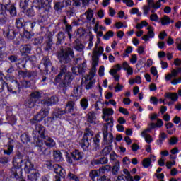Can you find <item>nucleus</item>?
Masks as SVG:
<instances>
[{
    "label": "nucleus",
    "mask_w": 181,
    "mask_h": 181,
    "mask_svg": "<svg viewBox=\"0 0 181 181\" xmlns=\"http://www.w3.org/2000/svg\"><path fill=\"white\" fill-rule=\"evenodd\" d=\"M25 153L19 151H16V156L13 160V167L10 170V173L12 177L19 179L22 175V163H23Z\"/></svg>",
    "instance_id": "1"
},
{
    "label": "nucleus",
    "mask_w": 181,
    "mask_h": 181,
    "mask_svg": "<svg viewBox=\"0 0 181 181\" xmlns=\"http://www.w3.org/2000/svg\"><path fill=\"white\" fill-rule=\"evenodd\" d=\"M57 57L62 64H67L74 59V51L71 47H66L63 49V47H61L57 52Z\"/></svg>",
    "instance_id": "2"
},
{
    "label": "nucleus",
    "mask_w": 181,
    "mask_h": 181,
    "mask_svg": "<svg viewBox=\"0 0 181 181\" xmlns=\"http://www.w3.org/2000/svg\"><path fill=\"white\" fill-rule=\"evenodd\" d=\"M6 11L11 16H16V7L13 4H0V25H5L8 22V18L5 16Z\"/></svg>",
    "instance_id": "3"
},
{
    "label": "nucleus",
    "mask_w": 181,
    "mask_h": 181,
    "mask_svg": "<svg viewBox=\"0 0 181 181\" xmlns=\"http://www.w3.org/2000/svg\"><path fill=\"white\" fill-rule=\"evenodd\" d=\"M93 139V132L87 128L85 130L84 135L82 139L79 141V144L83 151H87L88 149V146H90V141Z\"/></svg>",
    "instance_id": "4"
},
{
    "label": "nucleus",
    "mask_w": 181,
    "mask_h": 181,
    "mask_svg": "<svg viewBox=\"0 0 181 181\" xmlns=\"http://www.w3.org/2000/svg\"><path fill=\"white\" fill-rule=\"evenodd\" d=\"M49 111H50V107H42V109L37 113V115L30 120V124H37L40 122L43 118H46L49 115Z\"/></svg>",
    "instance_id": "5"
},
{
    "label": "nucleus",
    "mask_w": 181,
    "mask_h": 181,
    "mask_svg": "<svg viewBox=\"0 0 181 181\" xmlns=\"http://www.w3.org/2000/svg\"><path fill=\"white\" fill-rule=\"evenodd\" d=\"M47 134L46 133V129L44 127L43 125L40 124H36L35 126V129L33 132V138L34 139H37V141H39V138H44L46 136Z\"/></svg>",
    "instance_id": "6"
},
{
    "label": "nucleus",
    "mask_w": 181,
    "mask_h": 181,
    "mask_svg": "<svg viewBox=\"0 0 181 181\" xmlns=\"http://www.w3.org/2000/svg\"><path fill=\"white\" fill-rule=\"evenodd\" d=\"M84 158V153L80 152L78 150L70 153L69 156H66V161L71 165L73 164L74 161L82 160Z\"/></svg>",
    "instance_id": "7"
},
{
    "label": "nucleus",
    "mask_w": 181,
    "mask_h": 181,
    "mask_svg": "<svg viewBox=\"0 0 181 181\" xmlns=\"http://www.w3.org/2000/svg\"><path fill=\"white\" fill-rule=\"evenodd\" d=\"M39 69L45 73H49V71H53V66L50 62L49 57H44L41 63L40 64Z\"/></svg>",
    "instance_id": "8"
},
{
    "label": "nucleus",
    "mask_w": 181,
    "mask_h": 181,
    "mask_svg": "<svg viewBox=\"0 0 181 181\" xmlns=\"http://www.w3.org/2000/svg\"><path fill=\"white\" fill-rule=\"evenodd\" d=\"M35 146L38 148L37 151L41 155L44 156H50V155H52V150L49 147L46 148L43 146V141L40 140L36 141Z\"/></svg>",
    "instance_id": "9"
},
{
    "label": "nucleus",
    "mask_w": 181,
    "mask_h": 181,
    "mask_svg": "<svg viewBox=\"0 0 181 181\" xmlns=\"http://www.w3.org/2000/svg\"><path fill=\"white\" fill-rule=\"evenodd\" d=\"M72 81L73 74H71V72H68L64 76L63 78H61V81L59 82V87L62 88H67V87H69L70 84H71Z\"/></svg>",
    "instance_id": "10"
},
{
    "label": "nucleus",
    "mask_w": 181,
    "mask_h": 181,
    "mask_svg": "<svg viewBox=\"0 0 181 181\" xmlns=\"http://www.w3.org/2000/svg\"><path fill=\"white\" fill-rule=\"evenodd\" d=\"M67 73H71L70 71H69V68L65 64H62L59 67V74L55 76V83H60L63 77V74L66 75Z\"/></svg>",
    "instance_id": "11"
},
{
    "label": "nucleus",
    "mask_w": 181,
    "mask_h": 181,
    "mask_svg": "<svg viewBox=\"0 0 181 181\" xmlns=\"http://www.w3.org/2000/svg\"><path fill=\"white\" fill-rule=\"evenodd\" d=\"M7 90L11 94H19L21 93V84L18 81H13L11 88L8 86Z\"/></svg>",
    "instance_id": "12"
},
{
    "label": "nucleus",
    "mask_w": 181,
    "mask_h": 181,
    "mask_svg": "<svg viewBox=\"0 0 181 181\" xmlns=\"http://www.w3.org/2000/svg\"><path fill=\"white\" fill-rule=\"evenodd\" d=\"M59 103V98L57 97L52 96L41 100V104L42 105H47V107H50L53 104H57Z\"/></svg>",
    "instance_id": "13"
},
{
    "label": "nucleus",
    "mask_w": 181,
    "mask_h": 181,
    "mask_svg": "<svg viewBox=\"0 0 181 181\" xmlns=\"http://www.w3.org/2000/svg\"><path fill=\"white\" fill-rule=\"evenodd\" d=\"M103 141L105 144H106L107 145H110V144H112L114 136H112V134L111 133H110L108 135V128L106 127L103 129ZM108 136L110 139H108Z\"/></svg>",
    "instance_id": "14"
},
{
    "label": "nucleus",
    "mask_w": 181,
    "mask_h": 181,
    "mask_svg": "<svg viewBox=\"0 0 181 181\" xmlns=\"http://www.w3.org/2000/svg\"><path fill=\"white\" fill-rule=\"evenodd\" d=\"M53 0H41V8L44 12L49 13L52 9V2Z\"/></svg>",
    "instance_id": "15"
},
{
    "label": "nucleus",
    "mask_w": 181,
    "mask_h": 181,
    "mask_svg": "<svg viewBox=\"0 0 181 181\" xmlns=\"http://www.w3.org/2000/svg\"><path fill=\"white\" fill-rule=\"evenodd\" d=\"M52 170H54V172H55L57 175H59V176L62 177V179H64V177H66V170H64L63 167H62L60 165H54V168Z\"/></svg>",
    "instance_id": "16"
},
{
    "label": "nucleus",
    "mask_w": 181,
    "mask_h": 181,
    "mask_svg": "<svg viewBox=\"0 0 181 181\" xmlns=\"http://www.w3.org/2000/svg\"><path fill=\"white\" fill-rule=\"evenodd\" d=\"M14 142L13 139L8 138V141L6 146H7V149L4 150L5 155H12L13 153Z\"/></svg>",
    "instance_id": "17"
},
{
    "label": "nucleus",
    "mask_w": 181,
    "mask_h": 181,
    "mask_svg": "<svg viewBox=\"0 0 181 181\" xmlns=\"http://www.w3.org/2000/svg\"><path fill=\"white\" fill-rule=\"evenodd\" d=\"M4 35L8 40H13V39L16 37V32L10 28H8L7 30L4 31Z\"/></svg>",
    "instance_id": "18"
},
{
    "label": "nucleus",
    "mask_w": 181,
    "mask_h": 181,
    "mask_svg": "<svg viewBox=\"0 0 181 181\" xmlns=\"http://www.w3.org/2000/svg\"><path fill=\"white\" fill-rule=\"evenodd\" d=\"M42 139H43L44 144L47 148H54V146H56V142H54V140L47 136V134L42 137Z\"/></svg>",
    "instance_id": "19"
},
{
    "label": "nucleus",
    "mask_w": 181,
    "mask_h": 181,
    "mask_svg": "<svg viewBox=\"0 0 181 181\" xmlns=\"http://www.w3.org/2000/svg\"><path fill=\"white\" fill-rule=\"evenodd\" d=\"M52 46H53V37L48 36L46 40V45L44 48V50L48 53H52L53 49L52 48Z\"/></svg>",
    "instance_id": "20"
},
{
    "label": "nucleus",
    "mask_w": 181,
    "mask_h": 181,
    "mask_svg": "<svg viewBox=\"0 0 181 181\" xmlns=\"http://www.w3.org/2000/svg\"><path fill=\"white\" fill-rule=\"evenodd\" d=\"M107 163H108V158L106 157H102L99 159H94L90 162V165L92 166H95V165H107Z\"/></svg>",
    "instance_id": "21"
},
{
    "label": "nucleus",
    "mask_w": 181,
    "mask_h": 181,
    "mask_svg": "<svg viewBox=\"0 0 181 181\" xmlns=\"http://www.w3.org/2000/svg\"><path fill=\"white\" fill-rule=\"evenodd\" d=\"M66 40V34L60 31L57 35V42H56V46H60V45H63V43Z\"/></svg>",
    "instance_id": "22"
},
{
    "label": "nucleus",
    "mask_w": 181,
    "mask_h": 181,
    "mask_svg": "<svg viewBox=\"0 0 181 181\" xmlns=\"http://www.w3.org/2000/svg\"><path fill=\"white\" fill-rule=\"evenodd\" d=\"M20 52L21 54H29L32 52V45L30 44L21 45Z\"/></svg>",
    "instance_id": "23"
},
{
    "label": "nucleus",
    "mask_w": 181,
    "mask_h": 181,
    "mask_svg": "<svg viewBox=\"0 0 181 181\" xmlns=\"http://www.w3.org/2000/svg\"><path fill=\"white\" fill-rule=\"evenodd\" d=\"M24 170L26 173H30V172H33V170H36V169H35L33 163H32L30 160H27L25 162Z\"/></svg>",
    "instance_id": "24"
},
{
    "label": "nucleus",
    "mask_w": 181,
    "mask_h": 181,
    "mask_svg": "<svg viewBox=\"0 0 181 181\" xmlns=\"http://www.w3.org/2000/svg\"><path fill=\"white\" fill-rule=\"evenodd\" d=\"M28 174L29 175H28V179L30 181H37L40 176V174L36 170H33V171L29 173Z\"/></svg>",
    "instance_id": "25"
},
{
    "label": "nucleus",
    "mask_w": 181,
    "mask_h": 181,
    "mask_svg": "<svg viewBox=\"0 0 181 181\" xmlns=\"http://www.w3.org/2000/svg\"><path fill=\"white\" fill-rule=\"evenodd\" d=\"M76 105V101L69 100L66 103V105L65 107L66 112L71 113L74 111V106Z\"/></svg>",
    "instance_id": "26"
},
{
    "label": "nucleus",
    "mask_w": 181,
    "mask_h": 181,
    "mask_svg": "<svg viewBox=\"0 0 181 181\" xmlns=\"http://www.w3.org/2000/svg\"><path fill=\"white\" fill-rule=\"evenodd\" d=\"M74 47L77 52H83L84 50V45L80 42V40L76 39L74 42Z\"/></svg>",
    "instance_id": "27"
},
{
    "label": "nucleus",
    "mask_w": 181,
    "mask_h": 181,
    "mask_svg": "<svg viewBox=\"0 0 181 181\" xmlns=\"http://www.w3.org/2000/svg\"><path fill=\"white\" fill-rule=\"evenodd\" d=\"M53 159L55 162H62L63 160V155L60 151H53Z\"/></svg>",
    "instance_id": "28"
},
{
    "label": "nucleus",
    "mask_w": 181,
    "mask_h": 181,
    "mask_svg": "<svg viewBox=\"0 0 181 181\" xmlns=\"http://www.w3.org/2000/svg\"><path fill=\"white\" fill-rule=\"evenodd\" d=\"M165 97L169 100H171V101L173 103L176 102L179 99V95H177V93H176L168 92L165 93Z\"/></svg>",
    "instance_id": "29"
},
{
    "label": "nucleus",
    "mask_w": 181,
    "mask_h": 181,
    "mask_svg": "<svg viewBox=\"0 0 181 181\" xmlns=\"http://www.w3.org/2000/svg\"><path fill=\"white\" fill-rule=\"evenodd\" d=\"M35 26H36L35 21H27L24 25V29L25 30H29L31 32V30H33L35 28Z\"/></svg>",
    "instance_id": "30"
},
{
    "label": "nucleus",
    "mask_w": 181,
    "mask_h": 181,
    "mask_svg": "<svg viewBox=\"0 0 181 181\" xmlns=\"http://www.w3.org/2000/svg\"><path fill=\"white\" fill-rule=\"evenodd\" d=\"M30 97L35 103H37V101L42 98V93H40L39 91H34L30 93Z\"/></svg>",
    "instance_id": "31"
},
{
    "label": "nucleus",
    "mask_w": 181,
    "mask_h": 181,
    "mask_svg": "<svg viewBox=\"0 0 181 181\" xmlns=\"http://www.w3.org/2000/svg\"><path fill=\"white\" fill-rule=\"evenodd\" d=\"M84 15L86 16L87 22H91V19L94 18V11L91 8H88L85 13Z\"/></svg>",
    "instance_id": "32"
},
{
    "label": "nucleus",
    "mask_w": 181,
    "mask_h": 181,
    "mask_svg": "<svg viewBox=\"0 0 181 181\" xmlns=\"http://www.w3.org/2000/svg\"><path fill=\"white\" fill-rule=\"evenodd\" d=\"M149 129H146L141 132V136H143L145 139L146 142L147 144H151L152 142V136L146 134Z\"/></svg>",
    "instance_id": "33"
},
{
    "label": "nucleus",
    "mask_w": 181,
    "mask_h": 181,
    "mask_svg": "<svg viewBox=\"0 0 181 181\" xmlns=\"http://www.w3.org/2000/svg\"><path fill=\"white\" fill-rule=\"evenodd\" d=\"M88 122H90V124H95V119H97V117H95V113L94 112H90L88 114Z\"/></svg>",
    "instance_id": "34"
},
{
    "label": "nucleus",
    "mask_w": 181,
    "mask_h": 181,
    "mask_svg": "<svg viewBox=\"0 0 181 181\" xmlns=\"http://www.w3.org/2000/svg\"><path fill=\"white\" fill-rule=\"evenodd\" d=\"M25 20L23 18H18L16 19V26L18 29H21V28H25Z\"/></svg>",
    "instance_id": "35"
},
{
    "label": "nucleus",
    "mask_w": 181,
    "mask_h": 181,
    "mask_svg": "<svg viewBox=\"0 0 181 181\" xmlns=\"http://www.w3.org/2000/svg\"><path fill=\"white\" fill-rule=\"evenodd\" d=\"M178 74H179L176 69H173L171 71V74H168L165 76V80H167V81H169V80H172V77H174V78H176Z\"/></svg>",
    "instance_id": "36"
},
{
    "label": "nucleus",
    "mask_w": 181,
    "mask_h": 181,
    "mask_svg": "<svg viewBox=\"0 0 181 181\" xmlns=\"http://www.w3.org/2000/svg\"><path fill=\"white\" fill-rule=\"evenodd\" d=\"M98 177V170H92L89 172V181H95V177Z\"/></svg>",
    "instance_id": "37"
},
{
    "label": "nucleus",
    "mask_w": 181,
    "mask_h": 181,
    "mask_svg": "<svg viewBox=\"0 0 181 181\" xmlns=\"http://www.w3.org/2000/svg\"><path fill=\"white\" fill-rule=\"evenodd\" d=\"M80 105L82 110H87L88 108V99L83 98L80 100Z\"/></svg>",
    "instance_id": "38"
},
{
    "label": "nucleus",
    "mask_w": 181,
    "mask_h": 181,
    "mask_svg": "<svg viewBox=\"0 0 181 181\" xmlns=\"http://www.w3.org/2000/svg\"><path fill=\"white\" fill-rule=\"evenodd\" d=\"M87 69V64L86 62H83L82 64L78 65V71L79 74H83L86 73V69Z\"/></svg>",
    "instance_id": "39"
},
{
    "label": "nucleus",
    "mask_w": 181,
    "mask_h": 181,
    "mask_svg": "<svg viewBox=\"0 0 181 181\" xmlns=\"http://www.w3.org/2000/svg\"><path fill=\"white\" fill-rule=\"evenodd\" d=\"M120 70H121V65L118 64L116 66H115V69H110L109 73L111 76H115V74H117V73H118V71H119Z\"/></svg>",
    "instance_id": "40"
},
{
    "label": "nucleus",
    "mask_w": 181,
    "mask_h": 181,
    "mask_svg": "<svg viewBox=\"0 0 181 181\" xmlns=\"http://www.w3.org/2000/svg\"><path fill=\"white\" fill-rule=\"evenodd\" d=\"M64 8V4L62 2H56L54 6V9L57 11V12H62V10Z\"/></svg>",
    "instance_id": "41"
},
{
    "label": "nucleus",
    "mask_w": 181,
    "mask_h": 181,
    "mask_svg": "<svg viewBox=\"0 0 181 181\" xmlns=\"http://www.w3.org/2000/svg\"><path fill=\"white\" fill-rule=\"evenodd\" d=\"M103 115H106L107 117H111L114 114V110L111 108H103Z\"/></svg>",
    "instance_id": "42"
},
{
    "label": "nucleus",
    "mask_w": 181,
    "mask_h": 181,
    "mask_svg": "<svg viewBox=\"0 0 181 181\" xmlns=\"http://www.w3.org/2000/svg\"><path fill=\"white\" fill-rule=\"evenodd\" d=\"M110 170H111V166L110 165L102 166L98 169L99 173H105V172H110Z\"/></svg>",
    "instance_id": "43"
},
{
    "label": "nucleus",
    "mask_w": 181,
    "mask_h": 181,
    "mask_svg": "<svg viewBox=\"0 0 181 181\" xmlns=\"http://www.w3.org/2000/svg\"><path fill=\"white\" fill-rule=\"evenodd\" d=\"M54 114L57 118H60L62 115H64V114H67V112L65 110L58 109L54 111Z\"/></svg>",
    "instance_id": "44"
},
{
    "label": "nucleus",
    "mask_w": 181,
    "mask_h": 181,
    "mask_svg": "<svg viewBox=\"0 0 181 181\" xmlns=\"http://www.w3.org/2000/svg\"><path fill=\"white\" fill-rule=\"evenodd\" d=\"M169 23H170V18L167 16H164L161 18V24L163 26H166L167 25H169Z\"/></svg>",
    "instance_id": "45"
},
{
    "label": "nucleus",
    "mask_w": 181,
    "mask_h": 181,
    "mask_svg": "<svg viewBox=\"0 0 181 181\" xmlns=\"http://www.w3.org/2000/svg\"><path fill=\"white\" fill-rule=\"evenodd\" d=\"M25 106H27L28 108H33L35 107V105L36 104V102L31 99L30 98L25 102Z\"/></svg>",
    "instance_id": "46"
},
{
    "label": "nucleus",
    "mask_w": 181,
    "mask_h": 181,
    "mask_svg": "<svg viewBox=\"0 0 181 181\" xmlns=\"http://www.w3.org/2000/svg\"><path fill=\"white\" fill-rule=\"evenodd\" d=\"M119 171V162H115L112 169V175H117V173H118Z\"/></svg>",
    "instance_id": "47"
},
{
    "label": "nucleus",
    "mask_w": 181,
    "mask_h": 181,
    "mask_svg": "<svg viewBox=\"0 0 181 181\" xmlns=\"http://www.w3.org/2000/svg\"><path fill=\"white\" fill-rule=\"evenodd\" d=\"M152 165V159L150 158H144L143 160V166L144 168H149Z\"/></svg>",
    "instance_id": "48"
},
{
    "label": "nucleus",
    "mask_w": 181,
    "mask_h": 181,
    "mask_svg": "<svg viewBox=\"0 0 181 181\" xmlns=\"http://www.w3.org/2000/svg\"><path fill=\"white\" fill-rule=\"evenodd\" d=\"M21 139L23 144H28V142H30V139L29 138V135L27 134H23L21 136Z\"/></svg>",
    "instance_id": "49"
},
{
    "label": "nucleus",
    "mask_w": 181,
    "mask_h": 181,
    "mask_svg": "<svg viewBox=\"0 0 181 181\" xmlns=\"http://www.w3.org/2000/svg\"><path fill=\"white\" fill-rule=\"evenodd\" d=\"M29 1H30V0H21L20 1V7L22 9H26V8H28V5H29Z\"/></svg>",
    "instance_id": "50"
},
{
    "label": "nucleus",
    "mask_w": 181,
    "mask_h": 181,
    "mask_svg": "<svg viewBox=\"0 0 181 181\" xmlns=\"http://www.w3.org/2000/svg\"><path fill=\"white\" fill-rule=\"evenodd\" d=\"M4 88H8V83L4 79H0V93H2Z\"/></svg>",
    "instance_id": "51"
},
{
    "label": "nucleus",
    "mask_w": 181,
    "mask_h": 181,
    "mask_svg": "<svg viewBox=\"0 0 181 181\" xmlns=\"http://www.w3.org/2000/svg\"><path fill=\"white\" fill-rule=\"evenodd\" d=\"M37 76V72L36 71H27V77L30 78V77H33V78H36Z\"/></svg>",
    "instance_id": "52"
},
{
    "label": "nucleus",
    "mask_w": 181,
    "mask_h": 181,
    "mask_svg": "<svg viewBox=\"0 0 181 181\" xmlns=\"http://www.w3.org/2000/svg\"><path fill=\"white\" fill-rule=\"evenodd\" d=\"M93 145L95 147V149H100V139L98 137L95 136L93 138Z\"/></svg>",
    "instance_id": "53"
},
{
    "label": "nucleus",
    "mask_w": 181,
    "mask_h": 181,
    "mask_svg": "<svg viewBox=\"0 0 181 181\" xmlns=\"http://www.w3.org/2000/svg\"><path fill=\"white\" fill-rule=\"evenodd\" d=\"M33 8H36V9H38V11H40V9H42V3L39 1H34L33 2Z\"/></svg>",
    "instance_id": "54"
},
{
    "label": "nucleus",
    "mask_w": 181,
    "mask_h": 181,
    "mask_svg": "<svg viewBox=\"0 0 181 181\" xmlns=\"http://www.w3.org/2000/svg\"><path fill=\"white\" fill-rule=\"evenodd\" d=\"M6 119L11 125H13L16 122V117H15V115L8 116Z\"/></svg>",
    "instance_id": "55"
},
{
    "label": "nucleus",
    "mask_w": 181,
    "mask_h": 181,
    "mask_svg": "<svg viewBox=\"0 0 181 181\" xmlns=\"http://www.w3.org/2000/svg\"><path fill=\"white\" fill-rule=\"evenodd\" d=\"M114 36V31L110 30L106 33V34L103 36V39L105 40H108L110 37H112Z\"/></svg>",
    "instance_id": "56"
},
{
    "label": "nucleus",
    "mask_w": 181,
    "mask_h": 181,
    "mask_svg": "<svg viewBox=\"0 0 181 181\" xmlns=\"http://www.w3.org/2000/svg\"><path fill=\"white\" fill-rule=\"evenodd\" d=\"M92 59V66H98V55H97L96 54H93Z\"/></svg>",
    "instance_id": "57"
},
{
    "label": "nucleus",
    "mask_w": 181,
    "mask_h": 181,
    "mask_svg": "<svg viewBox=\"0 0 181 181\" xmlns=\"http://www.w3.org/2000/svg\"><path fill=\"white\" fill-rule=\"evenodd\" d=\"M47 169H49L50 170H53L54 168V165L56 164H53V161L52 160H47L46 161L45 163Z\"/></svg>",
    "instance_id": "58"
},
{
    "label": "nucleus",
    "mask_w": 181,
    "mask_h": 181,
    "mask_svg": "<svg viewBox=\"0 0 181 181\" xmlns=\"http://www.w3.org/2000/svg\"><path fill=\"white\" fill-rule=\"evenodd\" d=\"M88 82L86 83V90H91V88H93L94 86V81H91V80H88Z\"/></svg>",
    "instance_id": "59"
},
{
    "label": "nucleus",
    "mask_w": 181,
    "mask_h": 181,
    "mask_svg": "<svg viewBox=\"0 0 181 181\" xmlns=\"http://www.w3.org/2000/svg\"><path fill=\"white\" fill-rule=\"evenodd\" d=\"M9 162V158L8 157H0V163L1 165H8Z\"/></svg>",
    "instance_id": "60"
},
{
    "label": "nucleus",
    "mask_w": 181,
    "mask_h": 181,
    "mask_svg": "<svg viewBox=\"0 0 181 181\" xmlns=\"http://www.w3.org/2000/svg\"><path fill=\"white\" fill-rule=\"evenodd\" d=\"M18 77H22V78H26V77H28V71H18Z\"/></svg>",
    "instance_id": "61"
},
{
    "label": "nucleus",
    "mask_w": 181,
    "mask_h": 181,
    "mask_svg": "<svg viewBox=\"0 0 181 181\" xmlns=\"http://www.w3.org/2000/svg\"><path fill=\"white\" fill-rule=\"evenodd\" d=\"M33 36V35H32L30 33V32L28 31V30H25L23 32V37H25V39H32V37Z\"/></svg>",
    "instance_id": "62"
},
{
    "label": "nucleus",
    "mask_w": 181,
    "mask_h": 181,
    "mask_svg": "<svg viewBox=\"0 0 181 181\" xmlns=\"http://www.w3.org/2000/svg\"><path fill=\"white\" fill-rule=\"evenodd\" d=\"M8 60H10L11 63H16L18 61V56L17 55H10L8 57Z\"/></svg>",
    "instance_id": "63"
},
{
    "label": "nucleus",
    "mask_w": 181,
    "mask_h": 181,
    "mask_svg": "<svg viewBox=\"0 0 181 181\" xmlns=\"http://www.w3.org/2000/svg\"><path fill=\"white\" fill-rule=\"evenodd\" d=\"M175 45H177V49H178V50H181V39L180 38H177L175 40Z\"/></svg>",
    "instance_id": "64"
}]
</instances>
